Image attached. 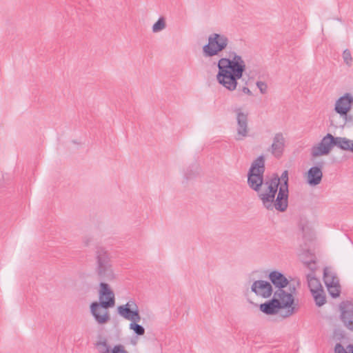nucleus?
Returning a JSON list of instances; mask_svg holds the SVG:
<instances>
[{
  "label": "nucleus",
  "mask_w": 353,
  "mask_h": 353,
  "mask_svg": "<svg viewBox=\"0 0 353 353\" xmlns=\"http://www.w3.org/2000/svg\"><path fill=\"white\" fill-rule=\"evenodd\" d=\"M217 67L219 83L230 91L236 90L238 80L242 78L246 69L241 56L232 52L230 58L222 57L218 61Z\"/></svg>",
  "instance_id": "1"
},
{
  "label": "nucleus",
  "mask_w": 353,
  "mask_h": 353,
  "mask_svg": "<svg viewBox=\"0 0 353 353\" xmlns=\"http://www.w3.org/2000/svg\"><path fill=\"white\" fill-rule=\"evenodd\" d=\"M294 299L293 295H290L288 299L285 297L279 298L273 296V298L266 302L261 303L259 306L260 310L268 315L276 314L280 309H286L285 314L282 316L284 318L289 317L297 311L294 306Z\"/></svg>",
  "instance_id": "2"
},
{
  "label": "nucleus",
  "mask_w": 353,
  "mask_h": 353,
  "mask_svg": "<svg viewBox=\"0 0 353 353\" xmlns=\"http://www.w3.org/2000/svg\"><path fill=\"white\" fill-rule=\"evenodd\" d=\"M94 259L95 272L99 279L103 281H112L115 276L108 252L103 247H97Z\"/></svg>",
  "instance_id": "3"
},
{
  "label": "nucleus",
  "mask_w": 353,
  "mask_h": 353,
  "mask_svg": "<svg viewBox=\"0 0 353 353\" xmlns=\"http://www.w3.org/2000/svg\"><path fill=\"white\" fill-rule=\"evenodd\" d=\"M265 159L263 155L258 157L251 164L248 172V185L259 195L265 180Z\"/></svg>",
  "instance_id": "4"
},
{
  "label": "nucleus",
  "mask_w": 353,
  "mask_h": 353,
  "mask_svg": "<svg viewBox=\"0 0 353 353\" xmlns=\"http://www.w3.org/2000/svg\"><path fill=\"white\" fill-rule=\"evenodd\" d=\"M268 279L277 290L274 292V296L288 299L290 295H293L296 291L294 285L290 283V281L279 271L273 270L270 272Z\"/></svg>",
  "instance_id": "5"
},
{
  "label": "nucleus",
  "mask_w": 353,
  "mask_h": 353,
  "mask_svg": "<svg viewBox=\"0 0 353 353\" xmlns=\"http://www.w3.org/2000/svg\"><path fill=\"white\" fill-rule=\"evenodd\" d=\"M229 43L228 38L221 34H211L208 39V43L202 48L203 54L205 57H213L219 55L220 52L224 50Z\"/></svg>",
  "instance_id": "6"
},
{
  "label": "nucleus",
  "mask_w": 353,
  "mask_h": 353,
  "mask_svg": "<svg viewBox=\"0 0 353 353\" xmlns=\"http://www.w3.org/2000/svg\"><path fill=\"white\" fill-rule=\"evenodd\" d=\"M266 186L264 192H260L258 197L263 204L271 205V201L274 199L280 186V179L277 173H273L270 178H266L263 183Z\"/></svg>",
  "instance_id": "7"
},
{
  "label": "nucleus",
  "mask_w": 353,
  "mask_h": 353,
  "mask_svg": "<svg viewBox=\"0 0 353 353\" xmlns=\"http://www.w3.org/2000/svg\"><path fill=\"white\" fill-rule=\"evenodd\" d=\"M115 305V297L113 290L105 282L99 283V301L92 302V309L97 307H112Z\"/></svg>",
  "instance_id": "8"
},
{
  "label": "nucleus",
  "mask_w": 353,
  "mask_h": 353,
  "mask_svg": "<svg viewBox=\"0 0 353 353\" xmlns=\"http://www.w3.org/2000/svg\"><path fill=\"white\" fill-rule=\"evenodd\" d=\"M334 147H335V137L327 133L319 144L312 147L311 155L313 157L327 155Z\"/></svg>",
  "instance_id": "9"
},
{
  "label": "nucleus",
  "mask_w": 353,
  "mask_h": 353,
  "mask_svg": "<svg viewBox=\"0 0 353 353\" xmlns=\"http://www.w3.org/2000/svg\"><path fill=\"white\" fill-rule=\"evenodd\" d=\"M276 197L271 201V205L263 204V207L268 210H272L275 208L277 211L283 212L288 206L289 190L279 188Z\"/></svg>",
  "instance_id": "10"
},
{
  "label": "nucleus",
  "mask_w": 353,
  "mask_h": 353,
  "mask_svg": "<svg viewBox=\"0 0 353 353\" xmlns=\"http://www.w3.org/2000/svg\"><path fill=\"white\" fill-rule=\"evenodd\" d=\"M353 105V97L350 93H345L339 97L335 103L334 110L341 117H346Z\"/></svg>",
  "instance_id": "11"
},
{
  "label": "nucleus",
  "mask_w": 353,
  "mask_h": 353,
  "mask_svg": "<svg viewBox=\"0 0 353 353\" xmlns=\"http://www.w3.org/2000/svg\"><path fill=\"white\" fill-rule=\"evenodd\" d=\"M234 112L236 113V122H237V137L236 140H242L248 136V114L241 111V108H236Z\"/></svg>",
  "instance_id": "12"
},
{
  "label": "nucleus",
  "mask_w": 353,
  "mask_h": 353,
  "mask_svg": "<svg viewBox=\"0 0 353 353\" xmlns=\"http://www.w3.org/2000/svg\"><path fill=\"white\" fill-rule=\"evenodd\" d=\"M251 290L254 292L256 295L265 299L270 297L273 292L271 283L263 280L255 281L251 286Z\"/></svg>",
  "instance_id": "13"
},
{
  "label": "nucleus",
  "mask_w": 353,
  "mask_h": 353,
  "mask_svg": "<svg viewBox=\"0 0 353 353\" xmlns=\"http://www.w3.org/2000/svg\"><path fill=\"white\" fill-rule=\"evenodd\" d=\"M285 148V139L281 132L276 133L270 146V151L277 159H279L283 154Z\"/></svg>",
  "instance_id": "14"
},
{
  "label": "nucleus",
  "mask_w": 353,
  "mask_h": 353,
  "mask_svg": "<svg viewBox=\"0 0 353 353\" xmlns=\"http://www.w3.org/2000/svg\"><path fill=\"white\" fill-rule=\"evenodd\" d=\"M323 165V161H319L316 165L308 170L307 182L310 185L316 186L321 182L323 178L322 168Z\"/></svg>",
  "instance_id": "15"
},
{
  "label": "nucleus",
  "mask_w": 353,
  "mask_h": 353,
  "mask_svg": "<svg viewBox=\"0 0 353 353\" xmlns=\"http://www.w3.org/2000/svg\"><path fill=\"white\" fill-rule=\"evenodd\" d=\"M315 263L314 260L305 262V266L312 272L307 275V284L311 292L316 291V289H323L320 281L314 275Z\"/></svg>",
  "instance_id": "16"
},
{
  "label": "nucleus",
  "mask_w": 353,
  "mask_h": 353,
  "mask_svg": "<svg viewBox=\"0 0 353 353\" xmlns=\"http://www.w3.org/2000/svg\"><path fill=\"white\" fill-rule=\"evenodd\" d=\"M343 325L350 331L353 332V304L347 303L341 307L340 316Z\"/></svg>",
  "instance_id": "17"
},
{
  "label": "nucleus",
  "mask_w": 353,
  "mask_h": 353,
  "mask_svg": "<svg viewBox=\"0 0 353 353\" xmlns=\"http://www.w3.org/2000/svg\"><path fill=\"white\" fill-rule=\"evenodd\" d=\"M110 307H97L95 310L92 309V303L90 305V313L95 321L100 325L105 324L110 320V315L108 312Z\"/></svg>",
  "instance_id": "18"
},
{
  "label": "nucleus",
  "mask_w": 353,
  "mask_h": 353,
  "mask_svg": "<svg viewBox=\"0 0 353 353\" xmlns=\"http://www.w3.org/2000/svg\"><path fill=\"white\" fill-rule=\"evenodd\" d=\"M327 278H328L327 269V268H325L323 270V279H324V282L327 288L329 294L332 298L339 297L340 295V292H341L340 285L338 283H334V279L335 278L334 276L332 277V281L330 282L328 281Z\"/></svg>",
  "instance_id": "19"
},
{
  "label": "nucleus",
  "mask_w": 353,
  "mask_h": 353,
  "mask_svg": "<svg viewBox=\"0 0 353 353\" xmlns=\"http://www.w3.org/2000/svg\"><path fill=\"white\" fill-rule=\"evenodd\" d=\"M335 147L353 153V140L346 137H335Z\"/></svg>",
  "instance_id": "20"
},
{
  "label": "nucleus",
  "mask_w": 353,
  "mask_h": 353,
  "mask_svg": "<svg viewBox=\"0 0 353 353\" xmlns=\"http://www.w3.org/2000/svg\"><path fill=\"white\" fill-rule=\"evenodd\" d=\"M132 303L134 301H129L126 304L119 305L117 307L118 314L123 317L125 319L129 320L132 314V307H134Z\"/></svg>",
  "instance_id": "21"
},
{
  "label": "nucleus",
  "mask_w": 353,
  "mask_h": 353,
  "mask_svg": "<svg viewBox=\"0 0 353 353\" xmlns=\"http://www.w3.org/2000/svg\"><path fill=\"white\" fill-rule=\"evenodd\" d=\"M311 293L313 296L315 304L318 307H321L325 303L326 297L323 289H316V291L312 292Z\"/></svg>",
  "instance_id": "22"
},
{
  "label": "nucleus",
  "mask_w": 353,
  "mask_h": 353,
  "mask_svg": "<svg viewBox=\"0 0 353 353\" xmlns=\"http://www.w3.org/2000/svg\"><path fill=\"white\" fill-rule=\"evenodd\" d=\"M134 307H132V314L129 319V321H131V323H138L141 320V316L139 314V311L137 305L136 303H132Z\"/></svg>",
  "instance_id": "23"
},
{
  "label": "nucleus",
  "mask_w": 353,
  "mask_h": 353,
  "mask_svg": "<svg viewBox=\"0 0 353 353\" xmlns=\"http://www.w3.org/2000/svg\"><path fill=\"white\" fill-rule=\"evenodd\" d=\"M165 21L163 17H161L159 18L157 21L154 23L152 26V31L153 32H158L161 31L165 28Z\"/></svg>",
  "instance_id": "24"
},
{
  "label": "nucleus",
  "mask_w": 353,
  "mask_h": 353,
  "mask_svg": "<svg viewBox=\"0 0 353 353\" xmlns=\"http://www.w3.org/2000/svg\"><path fill=\"white\" fill-rule=\"evenodd\" d=\"M197 170L198 166L196 165H192L191 166H190L185 173V178L186 179V180L191 179L195 176H196V174H198Z\"/></svg>",
  "instance_id": "25"
},
{
  "label": "nucleus",
  "mask_w": 353,
  "mask_h": 353,
  "mask_svg": "<svg viewBox=\"0 0 353 353\" xmlns=\"http://www.w3.org/2000/svg\"><path fill=\"white\" fill-rule=\"evenodd\" d=\"M129 327L137 336H142L145 334V328L137 323H130Z\"/></svg>",
  "instance_id": "26"
},
{
  "label": "nucleus",
  "mask_w": 353,
  "mask_h": 353,
  "mask_svg": "<svg viewBox=\"0 0 353 353\" xmlns=\"http://www.w3.org/2000/svg\"><path fill=\"white\" fill-rule=\"evenodd\" d=\"M279 179H280L279 188L288 189V171H283L281 176H279Z\"/></svg>",
  "instance_id": "27"
},
{
  "label": "nucleus",
  "mask_w": 353,
  "mask_h": 353,
  "mask_svg": "<svg viewBox=\"0 0 353 353\" xmlns=\"http://www.w3.org/2000/svg\"><path fill=\"white\" fill-rule=\"evenodd\" d=\"M343 59L344 62L350 66L352 62V57L350 51L348 49H345L343 52Z\"/></svg>",
  "instance_id": "28"
},
{
  "label": "nucleus",
  "mask_w": 353,
  "mask_h": 353,
  "mask_svg": "<svg viewBox=\"0 0 353 353\" xmlns=\"http://www.w3.org/2000/svg\"><path fill=\"white\" fill-rule=\"evenodd\" d=\"M256 84L261 94L266 93L267 89H268V85L265 82L258 81Z\"/></svg>",
  "instance_id": "29"
},
{
  "label": "nucleus",
  "mask_w": 353,
  "mask_h": 353,
  "mask_svg": "<svg viewBox=\"0 0 353 353\" xmlns=\"http://www.w3.org/2000/svg\"><path fill=\"white\" fill-rule=\"evenodd\" d=\"M112 353H129L122 345H117L112 350Z\"/></svg>",
  "instance_id": "30"
},
{
  "label": "nucleus",
  "mask_w": 353,
  "mask_h": 353,
  "mask_svg": "<svg viewBox=\"0 0 353 353\" xmlns=\"http://www.w3.org/2000/svg\"><path fill=\"white\" fill-rule=\"evenodd\" d=\"M335 353H347L341 343H336L334 347Z\"/></svg>",
  "instance_id": "31"
},
{
  "label": "nucleus",
  "mask_w": 353,
  "mask_h": 353,
  "mask_svg": "<svg viewBox=\"0 0 353 353\" xmlns=\"http://www.w3.org/2000/svg\"><path fill=\"white\" fill-rule=\"evenodd\" d=\"M97 345H101L102 346L105 347V350L101 353H110V347L107 344L106 340H104L103 341L101 342H99Z\"/></svg>",
  "instance_id": "32"
},
{
  "label": "nucleus",
  "mask_w": 353,
  "mask_h": 353,
  "mask_svg": "<svg viewBox=\"0 0 353 353\" xmlns=\"http://www.w3.org/2000/svg\"><path fill=\"white\" fill-rule=\"evenodd\" d=\"M242 91H243V92H244L245 94H248L249 96H252V92L250 91V90L248 87H243V89H242Z\"/></svg>",
  "instance_id": "33"
},
{
  "label": "nucleus",
  "mask_w": 353,
  "mask_h": 353,
  "mask_svg": "<svg viewBox=\"0 0 353 353\" xmlns=\"http://www.w3.org/2000/svg\"><path fill=\"white\" fill-rule=\"evenodd\" d=\"M347 348L349 350V353H353V345H349Z\"/></svg>",
  "instance_id": "34"
},
{
  "label": "nucleus",
  "mask_w": 353,
  "mask_h": 353,
  "mask_svg": "<svg viewBox=\"0 0 353 353\" xmlns=\"http://www.w3.org/2000/svg\"><path fill=\"white\" fill-rule=\"evenodd\" d=\"M89 242H90V240H88H88H86V241H85V242H84V243H85V245H88Z\"/></svg>",
  "instance_id": "35"
}]
</instances>
